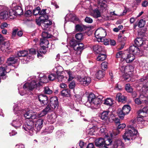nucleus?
Masks as SVG:
<instances>
[{
  "mask_svg": "<svg viewBox=\"0 0 148 148\" xmlns=\"http://www.w3.org/2000/svg\"><path fill=\"white\" fill-rule=\"evenodd\" d=\"M39 77L40 78L39 79V82L33 81L30 83H26L23 85L21 90H20V88H18L20 95L21 96H23L26 93L27 90L28 89L32 90L38 86H41V83H46L48 82V79L46 76H42V75L40 74L39 75Z\"/></svg>",
  "mask_w": 148,
  "mask_h": 148,
  "instance_id": "obj_1",
  "label": "nucleus"
},
{
  "mask_svg": "<svg viewBox=\"0 0 148 148\" xmlns=\"http://www.w3.org/2000/svg\"><path fill=\"white\" fill-rule=\"evenodd\" d=\"M101 99L96 97L92 93L90 94L88 97V101L85 103V105L88 107L95 109L98 108L102 103Z\"/></svg>",
  "mask_w": 148,
  "mask_h": 148,
  "instance_id": "obj_2",
  "label": "nucleus"
},
{
  "mask_svg": "<svg viewBox=\"0 0 148 148\" xmlns=\"http://www.w3.org/2000/svg\"><path fill=\"white\" fill-rule=\"evenodd\" d=\"M70 46L73 47L75 50L73 52V57L79 58L82 52L84 49L83 44L79 43L74 39L71 40L70 42Z\"/></svg>",
  "mask_w": 148,
  "mask_h": 148,
  "instance_id": "obj_3",
  "label": "nucleus"
},
{
  "mask_svg": "<svg viewBox=\"0 0 148 148\" xmlns=\"http://www.w3.org/2000/svg\"><path fill=\"white\" fill-rule=\"evenodd\" d=\"M128 127V130L126 131L123 136V138L125 141L133 139V136L136 135L138 133L137 131L132 126L129 125Z\"/></svg>",
  "mask_w": 148,
  "mask_h": 148,
  "instance_id": "obj_4",
  "label": "nucleus"
},
{
  "mask_svg": "<svg viewBox=\"0 0 148 148\" xmlns=\"http://www.w3.org/2000/svg\"><path fill=\"white\" fill-rule=\"evenodd\" d=\"M95 35L98 42H102L103 40L105 41V40L103 39L106 36V33L105 29L101 28L97 30L95 33Z\"/></svg>",
  "mask_w": 148,
  "mask_h": 148,
  "instance_id": "obj_5",
  "label": "nucleus"
},
{
  "mask_svg": "<svg viewBox=\"0 0 148 148\" xmlns=\"http://www.w3.org/2000/svg\"><path fill=\"white\" fill-rule=\"evenodd\" d=\"M138 82L143 85L141 88L143 94L148 93V78L146 77H143L138 81Z\"/></svg>",
  "mask_w": 148,
  "mask_h": 148,
  "instance_id": "obj_6",
  "label": "nucleus"
},
{
  "mask_svg": "<svg viewBox=\"0 0 148 148\" xmlns=\"http://www.w3.org/2000/svg\"><path fill=\"white\" fill-rule=\"evenodd\" d=\"M34 123L32 121H27L23 127V129L29 132L30 135L33 134L34 131Z\"/></svg>",
  "mask_w": 148,
  "mask_h": 148,
  "instance_id": "obj_7",
  "label": "nucleus"
},
{
  "mask_svg": "<svg viewBox=\"0 0 148 148\" xmlns=\"http://www.w3.org/2000/svg\"><path fill=\"white\" fill-rule=\"evenodd\" d=\"M49 44L48 40L46 39H41L40 40V45L41 47L40 52L45 54L46 52V48L48 47Z\"/></svg>",
  "mask_w": 148,
  "mask_h": 148,
  "instance_id": "obj_8",
  "label": "nucleus"
},
{
  "mask_svg": "<svg viewBox=\"0 0 148 148\" xmlns=\"http://www.w3.org/2000/svg\"><path fill=\"white\" fill-rule=\"evenodd\" d=\"M62 70V68L61 66L56 67L53 69L54 72L57 75V79L59 82L62 81L64 79V76L61 75Z\"/></svg>",
  "mask_w": 148,
  "mask_h": 148,
  "instance_id": "obj_9",
  "label": "nucleus"
},
{
  "mask_svg": "<svg viewBox=\"0 0 148 148\" xmlns=\"http://www.w3.org/2000/svg\"><path fill=\"white\" fill-rule=\"evenodd\" d=\"M77 80L80 84L84 86H88L91 82L90 78L88 77L78 76Z\"/></svg>",
  "mask_w": 148,
  "mask_h": 148,
  "instance_id": "obj_10",
  "label": "nucleus"
},
{
  "mask_svg": "<svg viewBox=\"0 0 148 148\" xmlns=\"http://www.w3.org/2000/svg\"><path fill=\"white\" fill-rule=\"evenodd\" d=\"M49 104L53 110L57 108L59 106L58 101L57 98L56 97L51 98L50 102Z\"/></svg>",
  "mask_w": 148,
  "mask_h": 148,
  "instance_id": "obj_11",
  "label": "nucleus"
},
{
  "mask_svg": "<svg viewBox=\"0 0 148 148\" xmlns=\"http://www.w3.org/2000/svg\"><path fill=\"white\" fill-rule=\"evenodd\" d=\"M124 146V144L121 139H116L112 144L111 148H122Z\"/></svg>",
  "mask_w": 148,
  "mask_h": 148,
  "instance_id": "obj_12",
  "label": "nucleus"
},
{
  "mask_svg": "<svg viewBox=\"0 0 148 148\" xmlns=\"http://www.w3.org/2000/svg\"><path fill=\"white\" fill-rule=\"evenodd\" d=\"M22 119V115H20L18 117V119H16L13 121L11 123L12 125L16 129L19 128L21 125L23 123Z\"/></svg>",
  "mask_w": 148,
  "mask_h": 148,
  "instance_id": "obj_13",
  "label": "nucleus"
},
{
  "mask_svg": "<svg viewBox=\"0 0 148 148\" xmlns=\"http://www.w3.org/2000/svg\"><path fill=\"white\" fill-rule=\"evenodd\" d=\"M53 110L49 104L42 112L38 113V116L39 117H42L46 114L48 112H51Z\"/></svg>",
  "mask_w": 148,
  "mask_h": 148,
  "instance_id": "obj_14",
  "label": "nucleus"
},
{
  "mask_svg": "<svg viewBox=\"0 0 148 148\" xmlns=\"http://www.w3.org/2000/svg\"><path fill=\"white\" fill-rule=\"evenodd\" d=\"M98 2V8L100 11V12H103L107 9L106 1H101L99 0H97Z\"/></svg>",
  "mask_w": 148,
  "mask_h": 148,
  "instance_id": "obj_15",
  "label": "nucleus"
},
{
  "mask_svg": "<svg viewBox=\"0 0 148 148\" xmlns=\"http://www.w3.org/2000/svg\"><path fill=\"white\" fill-rule=\"evenodd\" d=\"M95 143L96 146L100 148L104 147L105 146V145L107 144L105 140L103 138L97 139L95 140Z\"/></svg>",
  "mask_w": 148,
  "mask_h": 148,
  "instance_id": "obj_16",
  "label": "nucleus"
},
{
  "mask_svg": "<svg viewBox=\"0 0 148 148\" xmlns=\"http://www.w3.org/2000/svg\"><path fill=\"white\" fill-rule=\"evenodd\" d=\"M38 99L42 106L46 105L48 103V100L47 97L44 95H39L38 97Z\"/></svg>",
  "mask_w": 148,
  "mask_h": 148,
  "instance_id": "obj_17",
  "label": "nucleus"
},
{
  "mask_svg": "<svg viewBox=\"0 0 148 148\" xmlns=\"http://www.w3.org/2000/svg\"><path fill=\"white\" fill-rule=\"evenodd\" d=\"M135 44L138 47L143 45L144 47H147V45L146 44V41H144L141 38H137L134 41Z\"/></svg>",
  "mask_w": 148,
  "mask_h": 148,
  "instance_id": "obj_18",
  "label": "nucleus"
},
{
  "mask_svg": "<svg viewBox=\"0 0 148 148\" xmlns=\"http://www.w3.org/2000/svg\"><path fill=\"white\" fill-rule=\"evenodd\" d=\"M146 93L140 95L139 98H136L134 99L135 103L139 105L142 103H145V99L143 98L145 97L144 94Z\"/></svg>",
  "mask_w": 148,
  "mask_h": 148,
  "instance_id": "obj_19",
  "label": "nucleus"
},
{
  "mask_svg": "<svg viewBox=\"0 0 148 148\" xmlns=\"http://www.w3.org/2000/svg\"><path fill=\"white\" fill-rule=\"evenodd\" d=\"M94 51L97 53H100L101 52H105V50L103 46L96 45L93 47Z\"/></svg>",
  "mask_w": 148,
  "mask_h": 148,
  "instance_id": "obj_20",
  "label": "nucleus"
},
{
  "mask_svg": "<svg viewBox=\"0 0 148 148\" xmlns=\"http://www.w3.org/2000/svg\"><path fill=\"white\" fill-rule=\"evenodd\" d=\"M38 117L35 113H32L30 111L27 112L24 114L23 117L27 119H35L37 117Z\"/></svg>",
  "mask_w": 148,
  "mask_h": 148,
  "instance_id": "obj_21",
  "label": "nucleus"
},
{
  "mask_svg": "<svg viewBox=\"0 0 148 148\" xmlns=\"http://www.w3.org/2000/svg\"><path fill=\"white\" fill-rule=\"evenodd\" d=\"M48 19H46V18H43V21L42 25V28L43 29H46L49 27L52 24V21Z\"/></svg>",
  "mask_w": 148,
  "mask_h": 148,
  "instance_id": "obj_22",
  "label": "nucleus"
},
{
  "mask_svg": "<svg viewBox=\"0 0 148 148\" xmlns=\"http://www.w3.org/2000/svg\"><path fill=\"white\" fill-rule=\"evenodd\" d=\"M43 120L42 119H38L36 122L35 127L37 131H39L42 127L43 124Z\"/></svg>",
  "mask_w": 148,
  "mask_h": 148,
  "instance_id": "obj_23",
  "label": "nucleus"
},
{
  "mask_svg": "<svg viewBox=\"0 0 148 148\" xmlns=\"http://www.w3.org/2000/svg\"><path fill=\"white\" fill-rule=\"evenodd\" d=\"M109 112L108 111H105L102 112L100 116L101 119L104 121H107L109 119Z\"/></svg>",
  "mask_w": 148,
  "mask_h": 148,
  "instance_id": "obj_24",
  "label": "nucleus"
},
{
  "mask_svg": "<svg viewBox=\"0 0 148 148\" xmlns=\"http://www.w3.org/2000/svg\"><path fill=\"white\" fill-rule=\"evenodd\" d=\"M116 97L117 98H118L119 102L125 103L127 101L126 97L122 95L121 93H118L116 95Z\"/></svg>",
  "mask_w": 148,
  "mask_h": 148,
  "instance_id": "obj_25",
  "label": "nucleus"
},
{
  "mask_svg": "<svg viewBox=\"0 0 148 148\" xmlns=\"http://www.w3.org/2000/svg\"><path fill=\"white\" fill-rule=\"evenodd\" d=\"M126 125L124 123L120 124L117 126V129L113 130V134L114 136L118 135L119 133V129H123L126 127Z\"/></svg>",
  "mask_w": 148,
  "mask_h": 148,
  "instance_id": "obj_26",
  "label": "nucleus"
},
{
  "mask_svg": "<svg viewBox=\"0 0 148 148\" xmlns=\"http://www.w3.org/2000/svg\"><path fill=\"white\" fill-rule=\"evenodd\" d=\"M9 19L8 12L6 10H3L0 13V19L6 20Z\"/></svg>",
  "mask_w": 148,
  "mask_h": 148,
  "instance_id": "obj_27",
  "label": "nucleus"
},
{
  "mask_svg": "<svg viewBox=\"0 0 148 148\" xmlns=\"http://www.w3.org/2000/svg\"><path fill=\"white\" fill-rule=\"evenodd\" d=\"M127 65V63L125 62L122 61L120 62L119 64V68L122 73H125V68Z\"/></svg>",
  "mask_w": 148,
  "mask_h": 148,
  "instance_id": "obj_28",
  "label": "nucleus"
},
{
  "mask_svg": "<svg viewBox=\"0 0 148 148\" xmlns=\"http://www.w3.org/2000/svg\"><path fill=\"white\" fill-rule=\"evenodd\" d=\"M6 72L4 67H0V77L3 79L6 78L7 76L6 75Z\"/></svg>",
  "mask_w": 148,
  "mask_h": 148,
  "instance_id": "obj_29",
  "label": "nucleus"
},
{
  "mask_svg": "<svg viewBox=\"0 0 148 148\" xmlns=\"http://www.w3.org/2000/svg\"><path fill=\"white\" fill-rule=\"evenodd\" d=\"M57 118V116L55 113L51 114L48 116V121L51 123H53L55 122Z\"/></svg>",
  "mask_w": 148,
  "mask_h": 148,
  "instance_id": "obj_30",
  "label": "nucleus"
},
{
  "mask_svg": "<svg viewBox=\"0 0 148 148\" xmlns=\"http://www.w3.org/2000/svg\"><path fill=\"white\" fill-rule=\"evenodd\" d=\"M8 13L9 20L15 18L16 16L15 11L11 9L8 10Z\"/></svg>",
  "mask_w": 148,
  "mask_h": 148,
  "instance_id": "obj_31",
  "label": "nucleus"
},
{
  "mask_svg": "<svg viewBox=\"0 0 148 148\" xmlns=\"http://www.w3.org/2000/svg\"><path fill=\"white\" fill-rule=\"evenodd\" d=\"M130 52H132L134 54H137L140 52L139 48L134 45L130 47Z\"/></svg>",
  "mask_w": 148,
  "mask_h": 148,
  "instance_id": "obj_32",
  "label": "nucleus"
},
{
  "mask_svg": "<svg viewBox=\"0 0 148 148\" xmlns=\"http://www.w3.org/2000/svg\"><path fill=\"white\" fill-rule=\"evenodd\" d=\"M121 110L126 115L128 114L131 110V107L128 105H125L123 107Z\"/></svg>",
  "mask_w": 148,
  "mask_h": 148,
  "instance_id": "obj_33",
  "label": "nucleus"
},
{
  "mask_svg": "<svg viewBox=\"0 0 148 148\" xmlns=\"http://www.w3.org/2000/svg\"><path fill=\"white\" fill-rule=\"evenodd\" d=\"M10 44L8 42H5L1 46V49L3 51H5L9 49V47Z\"/></svg>",
  "mask_w": 148,
  "mask_h": 148,
  "instance_id": "obj_34",
  "label": "nucleus"
},
{
  "mask_svg": "<svg viewBox=\"0 0 148 148\" xmlns=\"http://www.w3.org/2000/svg\"><path fill=\"white\" fill-rule=\"evenodd\" d=\"M92 15L94 17L97 18L101 16V12L98 9H95L92 13Z\"/></svg>",
  "mask_w": 148,
  "mask_h": 148,
  "instance_id": "obj_35",
  "label": "nucleus"
},
{
  "mask_svg": "<svg viewBox=\"0 0 148 148\" xmlns=\"http://www.w3.org/2000/svg\"><path fill=\"white\" fill-rule=\"evenodd\" d=\"M17 55L18 57H25L28 56L29 55L28 51L27 50L21 51L17 53Z\"/></svg>",
  "mask_w": 148,
  "mask_h": 148,
  "instance_id": "obj_36",
  "label": "nucleus"
},
{
  "mask_svg": "<svg viewBox=\"0 0 148 148\" xmlns=\"http://www.w3.org/2000/svg\"><path fill=\"white\" fill-rule=\"evenodd\" d=\"M105 72L104 71L99 70L96 74V76L98 79H101L104 77Z\"/></svg>",
  "mask_w": 148,
  "mask_h": 148,
  "instance_id": "obj_37",
  "label": "nucleus"
},
{
  "mask_svg": "<svg viewBox=\"0 0 148 148\" xmlns=\"http://www.w3.org/2000/svg\"><path fill=\"white\" fill-rule=\"evenodd\" d=\"M148 110V107H146L144 108L142 110H140L138 112V113L139 114V116L141 117H143L145 116V115H143V114H146V113H147Z\"/></svg>",
  "mask_w": 148,
  "mask_h": 148,
  "instance_id": "obj_38",
  "label": "nucleus"
},
{
  "mask_svg": "<svg viewBox=\"0 0 148 148\" xmlns=\"http://www.w3.org/2000/svg\"><path fill=\"white\" fill-rule=\"evenodd\" d=\"M61 94L63 96L70 97L71 96L70 90L68 89L63 90L61 92Z\"/></svg>",
  "mask_w": 148,
  "mask_h": 148,
  "instance_id": "obj_39",
  "label": "nucleus"
},
{
  "mask_svg": "<svg viewBox=\"0 0 148 148\" xmlns=\"http://www.w3.org/2000/svg\"><path fill=\"white\" fill-rule=\"evenodd\" d=\"M46 9H43L40 11L39 15H40V16H42V18L48 19V16L46 12Z\"/></svg>",
  "mask_w": 148,
  "mask_h": 148,
  "instance_id": "obj_40",
  "label": "nucleus"
},
{
  "mask_svg": "<svg viewBox=\"0 0 148 148\" xmlns=\"http://www.w3.org/2000/svg\"><path fill=\"white\" fill-rule=\"evenodd\" d=\"M103 103L107 106H111L113 103L112 99L110 98H107L105 100Z\"/></svg>",
  "mask_w": 148,
  "mask_h": 148,
  "instance_id": "obj_41",
  "label": "nucleus"
},
{
  "mask_svg": "<svg viewBox=\"0 0 148 148\" xmlns=\"http://www.w3.org/2000/svg\"><path fill=\"white\" fill-rule=\"evenodd\" d=\"M16 62V60L13 57H10L8 59L7 63L9 65L15 64Z\"/></svg>",
  "mask_w": 148,
  "mask_h": 148,
  "instance_id": "obj_42",
  "label": "nucleus"
},
{
  "mask_svg": "<svg viewBox=\"0 0 148 148\" xmlns=\"http://www.w3.org/2000/svg\"><path fill=\"white\" fill-rule=\"evenodd\" d=\"M16 10L15 11L16 16L21 15L23 14V10L22 8L20 6H16L15 8Z\"/></svg>",
  "mask_w": 148,
  "mask_h": 148,
  "instance_id": "obj_43",
  "label": "nucleus"
},
{
  "mask_svg": "<svg viewBox=\"0 0 148 148\" xmlns=\"http://www.w3.org/2000/svg\"><path fill=\"white\" fill-rule=\"evenodd\" d=\"M106 40L107 41H105L104 42V44L106 45H107L110 44L111 45H114L116 44V42L115 40L110 39H106Z\"/></svg>",
  "mask_w": 148,
  "mask_h": 148,
  "instance_id": "obj_44",
  "label": "nucleus"
},
{
  "mask_svg": "<svg viewBox=\"0 0 148 148\" xmlns=\"http://www.w3.org/2000/svg\"><path fill=\"white\" fill-rule=\"evenodd\" d=\"M54 129L53 127L52 126H50L45 128L44 132L45 134L50 133L52 132Z\"/></svg>",
  "mask_w": 148,
  "mask_h": 148,
  "instance_id": "obj_45",
  "label": "nucleus"
},
{
  "mask_svg": "<svg viewBox=\"0 0 148 148\" xmlns=\"http://www.w3.org/2000/svg\"><path fill=\"white\" fill-rule=\"evenodd\" d=\"M106 56L104 54H99L97 58V61H102L104 60L106 58Z\"/></svg>",
  "mask_w": 148,
  "mask_h": 148,
  "instance_id": "obj_46",
  "label": "nucleus"
},
{
  "mask_svg": "<svg viewBox=\"0 0 148 148\" xmlns=\"http://www.w3.org/2000/svg\"><path fill=\"white\" fill-rule=\"evenodd\" d=\"M76 31L78 32H82L84 29V25H77L75 27Z\"/></svg>",
  "mask_w": 148,
  "mask_h": 148,
  "instance_id": "obj_47",
  "label": "nucleus"
},
{
  "mask_svg": "<svg viewBox=\"0 0 148 148\" xmlns=\"http://www.w3.org/2000/svg\"><path fill=\"white\" fill-rule=\"evenodd\" d=\"M66 72L69 76L68 80L69 81L72 80L74 77V76L73 74V72L71 71L68 70L66 71Z\"/></svg>",
  "mask_w": 148,
  "mask_h": 148,
  "instance_id": "obj_48",
  "label": "nucleus"
},
{
  "mask_svg": "<svg viewBox=\"0 0 148 148\" xmlns=\"http://www.w3.org/2000/svg\"><path fill=\"white\" fill-rule=\"evenodd\" d=\"M124 55L125 54L123 53V52L121 51L119 52L116 54V57L117 58H121L122 59L121 60V61H122L124 60Z\"/></svg>",
  "mask_w": 148,
  "mask_h": 148,
  "instance_id": "obj_49",
  "label": "nucleus"
},
{
  "mask_svg": "<svg viewBox=\"0 0 148 148\" xmlns=\"http://www.w3.org/2000/svg\"><path fill=\"white\" fill-rule=\"evenodd\" d=\"M42 37L43 39H46L50 38L51 35L48 33L47 32L43 31L42 33Z\"/></svg>",
  "mask_w": 148,
  "mask_h": 148,
  "instance_id": "obj_50",
  "label": "nucleus"
},
{
  "mask_svg": "<svg viewBox=\"0 0 148 148\" xmlns=\"http://www.w3.org/2000/svg\"><path fill=\"white\" fill-rule=\"evenodd\" d=\"M106 143H107V144H106L105 146L104 147L106 148H109V147L111 148V145H110L111 143L112 142V140L111 139H108L106 140H105Z\"/></svg>",
  "mask_w": 148,
  "mask_h": 148,
  "instance_id": "obj_51",
  "label": "nucleus"
},
{
  "mask_svg": "<svg viewBox=\"0 0 148 148\" xmlns=\"http://www.w3.org/2000/svg\"><path fill=\"white\" fill-rule=\"evenodd\" d=\"M125 88L126 90L128 92H131L133 91V89L129 84H126Z\"/></svg>",
  "mask_w": 148,
  "mask_h": 148,
  "instance_id": "obj_52",
  "label": "nucleus"
},
{
  "mask_svg": "<svg viewBox=\"0 0 148 148\" xmlns=\"http://www.w3.org/2000/svg\"><path fill=\"white\" fill-rule=\"evenodd\" d=\"M13 110L15 114L21 113V111L18 110V106L17 104L15 105L13 107Z\"/></svg>",
  "mask_w": 148,
  "mask_h": 148,
  "instance_id": "obj_53",
  "label": "nucleus"
},
{
  "mask_svg": "<svg viewBox=\"0 0 148 148\" xmlns=\"http://www.w3.org/2000/svg\"><path fill=\"white\" fill-rule=\"evenodd\" d=\"M145 23V21L143 19H141L138 22V26L140 28L143 27H144Z\"/></svg>",
  "mask_w": 148,
  "mask_h": 148,
  "instance_id": "obj_54",
  "label": "nucleus"
},
{
  "mask_svg": "<svg viewBox=\"0 0 148 148\" xmlns=\"http://www.w3.org/2000/svg\"><path fill=\"white\" fill-rule=\"evenodd\" d=\"M44 93L48 94H50L52 93V91L48 87H45L44 90Z\"/></svg>",
  "mask_w": 148,
  "mask_h": 148,
  "instance_id": "obj_55",
  "label": "nucleus"
},
{
  "mask_svg": "<svg viewBox=\"0 0 148 148\" xmlns=\"http://www.w3.org/2000/svg\"><path fill=\"white\" fill-rule=\"evenodd\" d=\"M43 21V18H42V16H40L38 19H36V23L38 25H40L41 24H42Z\"/></svg>",
  "mask_w": 148,
  "mask_h": 148,
  "instance_id": "obj_56",
  "label": "nucleus"
},
{
  "mask_svg": "<svg viewBox=\"0 0 148 148\" xmlns=\"http://www.w3.org/2000/svg\"><path fill=\"white\" fill-rule=\"evenodd\" d=\"M132 68V66L126 65V68H125V73L126 74H128L129 72H130L132 70L131 69Z\"/></svg>",
  "mask_w": 148,
  "mask_h": 148,
  "instance_id": "obj_57",
  "label": "nucleus"
},
{
  "mask_svg": "<svg viewBox=\"0 0 148 148\" xmlns=\"http://www.w3.org/2000/svg\"><path fill=\"white\" fill-rule=\"evenodd\" d=\"M40 10V8L39 7L36 8L33 10V14L35 15H36L38 14H39Z\"/></svg>",
  "mask_w": 148,
  "mask_h": 148,
  "instance_id": "obj_58",
  "label": "nucleus"
},
{
  "mask_svg": "<svg viewBox=\"0 0 148 148\" xmlns=\"http://www.w3.org/2000/svg\"><path fill=\"white\" fill-rule=\"evenodd\" d=\"M118 114L119 117L121 119H123L125 115H126L121 110H118Z\"/></svg>",
  "mask_w": 148,
  "mask_h": 148,
  "instance_id": "obj_59",
  "label": "nucleus"
},
{
  "mask_svg": "<svg viewBox=\"0 0 148 148\" xmlns=\"http://www.w3.org/2000/svg\"><path fill=\"white\" fill-rule=\"evenodd\" d=\"M75 37L76 39L78 40H81L83 38V35L81 33H79L76 34Z\"/></svg>",
  "mask_w": 148,
  "mask_h": 148,
  "instance_id": "obj_60",
  "label": "nucleus"
},
{
  "mask_svg": "<svg viewBox=\"0 0 148 148\" xmlns=\"http://www.w3.org/2000/svg\"><path fill=\"white\" fill-rule=\"evenodd\" d=\"M56 74L52 73L49 75L48 78L50 80H54L56 77Z\"/></svg>",
  "mask_w": 148,
  "mask_h": 148,
  "instance_id": "obj_61",
  "label": "nucleus"
},
{
  "mask_svg": "<svg viewBox=\"0 0 148 148\" xmlns=\"http://www.w3.org/2000/svg\"><path fill=\"white\" fill-rule=\"evenodd\" d=\"M108 63L106 62H103L101 64V68L102 70H105L107 68Z\"/></svg>",
  "mask_w": 148,
  "mask_h": 148,
  "instance_id": "obj_62",
  "label": "nucleus"
},
{
  "mask_svg": "<svg viewBox=\"0 0 148 148\" xmlns=\"http://www.w3.org/2000/svg\"><path fill=\"white\" fill-rule=\"evenodd\" d=\"M64 59L65 60L66 62H69V61H71V56H64Z\"/></svg>",
  "mask_w": 148,
  "mask_h": 148,
  "instance_id": "obj_63",
  "label": "nucleus"
},
{
  "mask_svg": "<svg viewBox=\"0 0 148 148\" xmlns=\"http://www.w3.org/2000/svg\"><path fill=\"white\" fill-rule=\"evenodd\" d=\"M64 134V132L60 130L58 131L56 133V136L58 137L62 136Z\"/></svg>",
  "mask_w": 148,
  "mask_h": 148,
  "instance_id": "obj_64",
  "label": "nucleus"
}]
</instances>
